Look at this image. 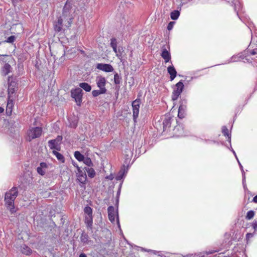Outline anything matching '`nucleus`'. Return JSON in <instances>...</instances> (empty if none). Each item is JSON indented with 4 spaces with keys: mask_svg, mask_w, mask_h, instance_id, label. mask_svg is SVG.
<instances>
[{
    "mask_svg": "<svg viewBox=\"0 0 257 257\" xmlns=\"http://www.w3.org/2000/svg\"><path fill=\"white\" fill-rule=\"evenodd\" d=\"M106 92L103 90L100 89L99 90H94L92 91V94L94 97H96L100 94H104Z\"/></svg>",
    "mask_w": 257,
    "mask_h": 257,
    "instance_id": "obj_31",
    "label": "nucleus"
},
{
    "mask_svg": "<svg viewBox=\"0 0 257 257\" xmlns=\"http://www.w3.org/2000/svg\"><path fill=\"white\" fill-rule=\"evenodd\" d=\"M13 105V101L12 100L9 99L6 109V112L8 115L11 114Z\"/></svg>",
    "mask_w": 257,
    "mask_h": 257,
    "instance_id": "obj_24",
    "label": "nucleus"
},
{
    "mask_svg": "<svg viewBox=\"0 0 257 257\" xmlns=\"http://www.w3.org/2000/svg\"><path fill=\"white\" fill-rule=\"evenodd\" d=\"M251 226L255 231H257V221L254 220L252 223Z\"/></svg>",
    "mask_w": 257,
    "mask_h": 257,
    "instance_id": "obj_44",
    "label": "nucleus"
},
{
    "mask_svg": "<svg viewBox=\"0 0 257 257\" xmlns=\"http://www.w3.org/2000/svg\"><path fill=\"white\" fill-rule=\"evenodd\" d=\"M58 142L57 140H51L48 142V146L51 149H57Z\"/></svg>",
    "mask_w": 257,
    "mask_h": 257,
    "instance_id": "obj_27",
    "label": "nucleus"
},
{
    "mask_svg": "<svg viewBox=\"0 0 257 257\" xmlns=\"http://www.w3.org/2000/svg\"><path fill=\"white\" fill-rule=\"evenodd\" d=\"M184 86L183 83L182 81H179L175 85L172 95V99L173 100H176L178 98L183 91Z\"/></svg>",
    "mask_w": 257,
    "mask_h": 257,
    "instance_id": "obj_4",
    "label": "nucleus"
},
{
    "mask_svg": "<svg viewBox=\"0 0 257 257\" xmlns=\"http://www.w3.org/2000/svg\"><path fill=\"white\" fill-rule=\"evenodd\" d=\"M120 192V189H119L118 190L117 192L116 196H118V197L119 196Z\"/></svg>",
    "mask_w": 257,
    "mask_h": 257,
    "instance_id": "obj_56",
    "label": "nucleus"
},
{
    "mask_svg": "<svg viewBox=\"0 0 257 257\" xmlns=\"http://www.w3.org/2000/svg\"><path fill=\"white\" fill-rule=\"evenodd\" d=\"M84 169L89 177L93 178L95 176V172L92 168L87 167H85Z\"/></svg>",
    "mask_w": 257,
    "mask_h": 257,
    "instance_id": "obj_25",
    "label": "nucleus"
},
{
    "mask_svg": "<svg viewBox=\"0 0 257 257\" xmlns=\"http://www.w3.org/2000/svg\"><path fill=\"white\" fill-rule=\"evenodd\" d=\"M112 49H113V51L116 53V56L118 57V58H119L120 55L118 53H117V47H112Z\"/></svg>",
    "mask_w": 257,
    "mask_h": 257,
    "instance_id": "obj_47",
    "label": "nucleus"
},
{
    "mask_svg": "<svg viewBox=\"0 0 257 257\" xmlns=\"http://www.w3.org/2000/svg\"><path fill=\"white\" fill-rule=\"evenodd\" d=\"M71 9V6L68 4H66L63 8L62 16L64 19H66L65 21V26L66 28H69L71 26L72 23V20L73 18L70 16V10Z\"/></svg>",
    "mask_w": 257,
    "mask_h": 257,
    "instance_id": "obj_3",
    "label": "nucleus"
},
{
    "mask_svg": "<svg viewBox=\"0 0 257 257\" xmlns=\"http://www.w3.org/2000/svg\"><path fill=\"white\" fill-rule=\"evenodd\" d=\"M121 78L117 73L114 75V82L115 84H119L121 82Z\"/></svg>",
    "mask_w": 257,
    "mask_h": 257,
    "instance_id": "obj_35",
    "label": "nucleus"
},
{
    "mask_svg": "<svg viewBox=\"0 0 257 257\" xmlns=\"http://www.w3.org/2000/svg\"><path fill=\"white\" fill-rule=\"evenodd\" d=\"M232 8L239 20L248 28L250 25V19L243 11L242 5L239 0H226V8Z\"/></svg>",
    "mask_w": 257,
    "mask_h": 257,
    "instance_id": "obj_1",
    "label": "nucleus"
},
{
    "mask_svg": "<svg viewBox=\"0 0 257 257\" xmlns=\"http://www.w3.org/2000/svg\"><path fill=\"white\" fill-rule=\"evenodd\" d=\"M245 257H246V255H245Z\"/></svg>",
    "mask_w": 257,
    "mask_h": 257,
    "instance_id": "obj_60",
    "label": "nucleus"
},
{
    "mask_svg": "<svg viewBox=\"0 0 257 257\" xmlns=\"http://www.w3.org/2000/svg\"><path fill=\"white\" fill-rule=\"evenodd\" d=\"M236 114H235V116L234 117L233 120L232 122H231V123L230 129H231V128H232V126H233V123H234V120H235V117H236Z\"/></svg>",
    "mask_w": 257,
    "mask_h": 257,
    "instance_id": "obj_51",
    "label": "nucleus"
},
{
    "mask_svg": "<svg viewBox=\"0 0 257 257\" xmlns=\"http://www.w3.org/2000/svg\"><path fill=\"white\" fill-rule=\"evenodd\" d=\"M74 157L79 162L82 161L84 158V156L78 151H76L74 153Z\"/></svg>",
    "mask_w": 257,
    "mask_h": 257,
    "instance_id": "obj_30",
    "label": "nucleus"
},
{
    "mask_svg": "<svg viewBox=\"0 0 257 257\" xmlns=\"http://www.w3.org/2000/svg\"><path fill=\"white\" fill-rule=\"evenodd\" d=\"M172 117L170 114L166 115L164 116L163 119V131H165L167 128L171 126Z\"/></svg>",
    "mask_w": 257,
    "mask_h": 257,
    "instance_id": "obj_14",
    "label": "nucleus"
},
{
    "mask_svg": "<svg viewBox=\"0 0 257 257\" xmlns=\"http://www.w3.org/2000/svg\"><path fill=\"white\" fill-rule=\"evenodd\" d=\"M42 130L40 127H35L30 128L28 133L29 141L39 138L42 134Z\"/></svg>",
    "mask_w": 257,
    "mask_h": 257,
    "instance_id": "obj_5",
    "label": "nucleus"
},
{
    "mask_svg": "<svg viewBox=\"0 0 257 257\" xmlns=\"http://www.w3.org/2000/svg\"><path fill=\"white\" fill-rule=\"evenodd\" d=\"M57 141V142L59 141H61L62 140V137L61 136H58L57 138L56 139Z\"/></svg>",
    "mask_w": 257,
    "mask_h": 257,
    "instance_id": "obj_49",
    "label": "nucleus"
},
{
    "mask_svg": "<svg viewBox=\"0 0 257 257\" xmlns=\"http://www.w3.org/2000/svg\"><path fill=\"white\" fill-rule=\"evenodd\" d=\"M66 21V19H64V18L60 17L58 18L57 21L54 23V28L55 32H59L62 30L63 22ZM65 23L64 22V24Z\"/></svg>",
    "mask_w": 257,
    "mask_h": 257,
    "instance_id": "obj_12",
    "label": "nucleus"
},
{
    "mask_svg": "<svg viewBox=\"0 0 257 257\" xmlns=\"http://www.w3.org/2000/svg\"><path fill=\"white\" fill-rule=\"evenodd\" d=\"M174 23H175V22H170L168 24V26H167V29L168 30H171L172 29Z\"/></svg>",
    "mask_w": 257,
    "mask_h": 257,
    "instance_id": "obj_43",
    "label": "nucleus"
},
{
    "mask_svg": "<svg viewBox=\"0 0 257 257\" xmlns=\"http://www.w3.org/2000/svg\"><path fill=\"white\" fill-rule=\"evenodd\" d=\"M110 45L112 48L117 47V42L115 38H112L111 39Z\"/></svg>",
    "mask_w": 257,
    "mask_h": 257,
    "instance_id": "obj_42",
    "label": "nucleus"
},
{
    "mask_svg": "<svg viewBox=\"0 0 257 257\" xmlns=\"http://www.w3.org/2000/svg\"><path fill=\"white\" fill-rule=\"evenodd\" d=\"M108 215L109 220L111 222L114 223L115 222V215L116 212L115 211L114 208L113 206H109L107 208Z\"/></svg>",
    "mask_w": 257,
    "mask_h": 257,
    "instance_id": "obj_15",
    "label": "nucleus"
},
{
    "mask_svg": "<svg viewBox=\"0 0 257 257\" xmlns=\"http://www.w3.org/2000/svg\"><path fill=\"white\" fill-rule=\"evenodd\" d=\"M22 252L27 255H30L32 253V249L25 244L21 246Z\"/></svg>",
    "mask_w": 257,
    "mask_h": 257,
    "instance_id": "obj_22",
    "label": "nucleus"
},
{
    "mask_svg": "<svg viewBox=\"0 0 257 257\" xmlns=\"http://www.w3.org/2000/svg\"><path fill=\"white\" fill-rule=\"evenodd\" d=\"M254 216V212L253 210H249L247 212L245 218L247 220L251 219Z\"/></svg>",
    "mask_w": 257,
    "mask_h": 257,
    "instance_id": "obj_34",
    "label": "nucleus"
},
{
    "mask_svg": "<svg viewBox=\"0 0 257 257\" xmlns=\"http://www.w3.org/2000/svg\"><path fill=\"white\" fill-rule=\"evenodd\" d=\"M124 173V170H121L118 173V175L116 176V179L117 180H121L123 178Z\"/></svg>",
    "mask_w": 257,
    "mask_h": 257,
    "instance_id": "obj_37",
    "label": "nucleus"
},
{
    "mask_svg": "<svg viewBox=\"0 0 257 257\" xmlns=\"http://www.w3.org/2000/svg\"><path fill=\"white\" fill-rule=\"evenodd\" d=\"M121 50H122V48H119L118 51H117V53H118L120 55V56H121Z\"/></svg>",
    "mask_w": 257,
    "mask_h": 257,
    "instance_id": "obj_50",
    "label": "nucleus"
},
{
    "mask_svg": "<svg viewBox=\"0 0 257 257\" xmlns=\"http://www.w3.org/2000/svg\"><path fill=\"white\" fill-rule=\"evenodd\" d=\"M107 178H108V179H109L110 180H112V178L111 177H110V176L107 177Z\"/></svg>",
    "mask_w": 257,
    "mask_h": 257,
    "instance_id": "obj_59",
    "label": "nucleus"
},
{
    "mask_svg": "<svg viewBox=\"0 0 257 257\" xmlns=\"http://www.w3.org/2000/svg\"><path fill=\"white\" fill-rule=\"evenodd\" d=\"M82 161L88 167L93 166V163L91 161V160L89 158H88V157L85 158L84 157V160H83Z\"/></svg>",
    "mask_w": 257,
    "mask_h": 257,
    "instance_id": "obj_32",
    "label": "nucleus"
},
{
    "mask_svg": "<svg viewBox=\"0 0 257 257\" xmlns=\"http://www.w3.org/2000/svg\"><path fill=\"white\" fill-rule=\"evenodd\" d=\"M186 106L185 104H181L178 109V116L180 118H183L186 115Z\"/></svg>",
    "mask_w": 257,
    "mask_h": 257,
    "instance_id": "obj_16",
    "label": "nucleus"
},
{
    "mask_svg": "<svg viewBox=\"0 0 257 257\" xmlns=\"http://www.w3.org/2000/svg\"><path fill=\"white\" fill-rule=\"evenodd\" d=\"M180 16V12L177 10H175L171 13L170 17L172 20H176L178 19Z\"/></svg>",
    "mask_w": 257,
    "mask_h": 257,
    "instance_id": "obj_29",
    "label": "nucleus"
},
{
    "mask_svg": "<svg viewBox=\"0 0 257 257\" xmlns=\"http://www.w3.org/2000/svg\"><path fill=\"white\" fill-rule=\"evenodd\" d=\"M242 185H243V187L244 190V191L245 192L248 191L247 188L246 184L245 176H242Z\"/></svg>",
    "mask_w": 257,
    "mask_h": 257,
    "instance_id": "obj_39",
    "label": "nucleus"
},
{
    "mask_svg": "<svg viewBox=\"0 0 257 257\" xmlns=\"http://www.w3.org/2000/svg\"><path fill=\"white\" fill-rule=\"evenodd\" d=\"M47 168V165L46 163H41L40 166L37 167V171L39 174L44 175Z\"/></svg>",
    "mask_w": 257,
    "mask_h": 257,
    "instance_id": "obj_17",
    "label": "nucleus"
},
{
    "mask_svg": "<svg viewBox=\"0 0 257 257\" xmlns=\"http://www.w3.org/2000/svg\"><path fill=\"white\" fill-rule=\"evenodd\" d=\"M226 137H227L228 138L227 141H228L230 144V147H229L228 149L233 153L236 159L238 160V158L237 157L236 153L234 151V150L232 149V148L231 147V132L229 131L226 127Z\"/></svg>",
    "mask_w": 257,
    "mask_h": 257,
    "instance_id": "obj_18",
    "label": "nucleus"
},
{
    "mask_svg": "<svg viewBox=\"0 0 257 257\" xmlns=\"http://www.w3.org/2000/svg\"><path fill=\"white\" fill-rule=\"evenodd\" d=\"M248 52V50H244L243 52L239 53L236 55H234L229 59L226 60V63H230L231 62H238L242 59L246 57V55H248L247 53Z\"/></svg>",
    "mask_w": 257,
    "mask_h": 257,
    "instance_id": "obj_8",
    "label": "nucleus"
},
{
    "mask_svg": "<svg viewBox=\"0 0 257 257\" xmlns=\"http://www.w3.org/2000/svg\"><path fill=\"white\" fill-rule=\"evenodd\" d=\"M72 97L75 99L78 105H80L82 102V90L80 88H77L71 91Z\"/></svg>",
    "mask_w": 257,
    "mask_h": 257,
    "instance_id": "obj_7",
    "label": "nucleus"
},
{
    "mask_svg": "<svg viewBox=\"0 0 257 257\" xmlns=\"http://www.w3.org/2000/svg\"><path fill=\"white\" fill-rule=\"evenodd\" d=\"M218 255H221V256H218L217 257H224L225 256L224 255V252H220L218 254Z\"/></svg>",
    "mask_w": 257,
    "mask_h": 257,
    "instance_id": "obj_55",
    "label": "nucleus"
},
{
    "mask_svg": "<svg viewBox=\"0 0 257 257\" xmlns=\"http://www.w3.org/2000/svg\"><path fill=\"white\" fill-rule=\"evenodd\" d=\"M11 66L10 64H8V63L5 64L2 68V74L5 76L8 75L10 73V72L11 71Z\"/></svg>",
    "mask_w": 257,
    "mask_h": 257,
    "instance_id": "obj_23",
    "label": "nucleus"
},
{
    "mask_svg": "<svg viewBox=\"0 0 257 257\" xmlns=\"http://www.w3.org/2000/svg\"><path fill=\"white\" fill-rule=\"evenodd\" d=\"M96 68L105 72H111L114 70L113 67L109 64L98 63Z\"/></svg>",
    "mask_w": 257,
    "mask_h": 257,
    "instance_id": "obj_11",
    "label": "nucleus"
},
{
    "mask_svg": "<svg viewBox=\"0 0 257 257\" xmlns=\"http://www.w3.org/2000/svg\"><path fill=\"white\" fill-rule=\"evenodd\" d=\"M80 241L84 245L88 244L89 242H91V240L89 239V236L87 233L84 232H83L81 234L80 237Z\"/></svg>",
    "mask_w": 257,
    "mask_h": 257,
    "instance_id": "obj_20",
    "label": "nucleus"
},
{
    "mask_svg": "<svg viewBox=\"0 0 257 257\" xmlns=\"http://www.w3.org/2000/svg\"><path fill=\"white\" fill-rule=\"evenodd\" d=\"M170 46L164 45L161 48V57L164 59L165 63L169 62L171 60V54L169 52Z\"/></svg>",
    "mask_w": 257,
    "mask_h": 257,
    "instance_id": "obj_9",
    "label": "nucleus"
},
{
    "mask_svg": "<svg viewBox=\"0 0 257 257\" xmlns=\"http://www.w3.org/2000/svg\"><path fill=\"white\" fill-rule=\"evenodd\" d=\"M16 40V37L15 36H11L8 38L7 40L5 41L7 43H12Z\"/></svg>",
    "mask_w": 257,
    "mask_h": 257,
    "instance_id": "obj_38",
    "label": "nucleus"
},
{
    "mask_svg": "<svg viewBox=\"0 0 257 257\" xmlns=\"http://www.w3.org/2000/svg\"><path fill=\"white\" fill-rule=\"evenodd\" d=\"M167 71L170 75V80H173L177 75V71L174 67L173 65L169 66L167 68Z\"/></svg>",
    "mask_w": 257,
    "mask_h": 257,
    "instance_id": "obj_19",
    "label": "nucleus"
},
{
    "mask_svg": "<svg viewBox=\"0 0 257 257\" xmlns=\"http://www.w3.org/2000/svg\"><path fill=\"white\" fill-rule=\"evenodd\" d=\"M246 50L248 51V52L247 53V54H248V55H246V57L251 56V55H254L257 54V51H256L257 49L256 50L253 49L251 50H249L247 49Z\"/></svg>",
    "mask_w": 257,
    "mask_h": 257,
    "instance_id": "obj_40",
    "label": "nucleus"
},
{
    "mask_svg": "<svg viewBox=\"0 0 257 257\" xmlns=\"http://www.w3.org/2000/svg\"><path fill=\"white\" fill-rule=\"evenodd\" d=\"M84 212L85 215H92V209L90 207L86 206L84 208Z\"/></svg>",
    "mask_w": 257,
    "mask_h": 257,
    "instance_id": "obj_33",
    "label": "nucleus"
},
{
    "mask_svg": "<svg viewBox=\"0 0 257 257\" xmlns=\"http://www.w3.org/2000/svg\"><path fill=\"white\" fill-rule=\"evenodd\" d=\"M142 250H145V251H148V252H149L150 251V250H147V249H145V248H142Z\"/></svg>",
    "mask_w": 257,
    "mask_h": 257,
    "instance_id": "obj_58",
    "label": "nucleus"
},
{
    "mask_svg": "<svg viewBox=\"0 0 257 257\" xmlns=\"http://www.w3.org/2000/svg\"><path fill=\"white\" fill-rule=\"evenodd\" d=\"M252 201L254 203H257V195H255L252 199Z\"/></svg>",
    "mask_w": 257,
    "mask_h": 257,
    "instance_id": "obj_48",
    "label": "nucleus"
},
{
    "mask_svg": "<svg viewBox=\"0 0 257 257\" xmlns=\"http://www.w3.org/2000/svg\"><path fill=\"white\" fill-rule=\"evenodd\" d=\"M140 103V99H136L133 101L132 104L133 113V120L135 122H137V118L139 113Z\"/></svg>",
    "mask_w": 257,
    "mask_h": 257,
    "instance_id": "obj_6",
    "label": "nucleus"
},
{
    "mask_svg": "<svg viewBox=\"0 0 257 257\" xmlns=\"http://www.w3.org/2000/svg\"><path fill=\"white\" fill-rule=\"evenodd\" d=\"M79 257H87V256L85 253H82L79 255Z\"/></svg>",
    "mask_w": 257,
    "mask_h": 257,
    "instance_id": "obj_54",
    "label": "nucleus"
},
{
    "mask_svg": "<svg viewBox=\"0 0 257 257\" xmlns=\"http://www.w3.org/2000/svg\"><path fill=\"white\" fill-rule=\"evenodd\" d=\"M215 252H217L216 250H211L210 251L203 252H199L198 253H195L194 254H187L186 256L180 255L179 257H207V256L208 255L212 254Z\"/></svg>",
    "mask_w": 257,
    "mask_h": 257,
    "instance_id": "obj_13",
    "label": "nucleus"
},
{
    "mask_svg": "<svg viewBox=\"0 0 257 257\" xmlns=\"http://www.w3.org/2000/svg\"><path fill=\"white\" fill-rule=\"evenodd\" d=\"M78 180L81 182L83 183L85 182L86 180V176H82L81 177H79Z\"/></svg>",
    "mask_w": 257,
    "mask_h": 257,
    "instance_id": "obj_45",
    "label": "nucleus"
},
{
    "mask_svg": "<svg viewBox=\"0 0 257 257\" xmlns=\"http://www.w3.org/2000/svg\"><path fill=\"white\" fill-rule=\"evenodd\" d=\"M118 202H119V198L118 196H116V201H115V205L116 206V216H117V223L119 227H120V224L119 222L118 219Z\"/></svg>",
    "mask_w": 257,
    "mask_h": 257,
    "instance_id": "obj_36",
    "label": "nucleus"
},
{
    "mask_svg": "<svg viewBox=\"0 0 257 257\" xmlns=\"http://www.w3.org/2000/svg\"><path fill=\"white\" fill-rule=\"evenodd\" d=\"M84 221L86 224L87 227L92 228L93 223V217L92 215H85Z\"/></svg>",
    "mask_w": 257,
    "mask_h": 257,
    "instance_id": "obj_21",
    "label": "nucleus"
},
{
    "mask_svg": "<svg viewBox=\"0 0 257 257\" xmlns=\"http://www.w3.org/2000/svg\"><path fill=\"white\" fill-rule=\"evenodd\" d=\"M14 92V89L9 88L8 89V94H9V99H10V93L13 94Z\"/></svg>",
    "mask_w": 257,
    "mask_h": 257,
    "instance_id": "obj_46",
    "label": "nucleus"
},
{
    "mask_svg": "<svg viewBox=\"0 0 257 257\" xmlns=\"http://www.w3.org/2000/svg\"><path fill=\"white\" fill-rule=\"evenodd\" d=\"M96 82L97 87L100 89L103 90L105 92H106L107 90L105 87L106 83V80L104 77L102 76H98L96 77Z\"/></svg>",
    "mask_w": 257,
    "mask_h": 257,
    "instance_id": "obj_10",
    "label": "nucleus"
},
{
    "mask_svg": "<svg viewBox=\"0 0 257 257\" xmlns=\"http://www.w3.org/2000/svg\"><path fill=\"white\" fill-rule=\"evenodd\" d=\"M4 110V109L3 107H0V113H2Z\"/></svg>",
    "mask_w": 257,
    "mask_h": 257,
    "instance_id": "obj_57",
    "label": "nucleus"
},
{
    "mask_svg": "<svg viewBox=\"0 0 257 257\" xmlns=\"http://www.w3.org/2000/svg\"><path fill=\"white\" fill-rule=\"evenodd\" d=\"M237 162H238V165L239 166V168H240V169L241 171V174H242V176H245V172L243 170V166H242V165L241 164V163H240L239 160H236Z\"/></svg>",
    "mask_w": 257,
    "mask_h": 257,
    "instance_id": "obj_41",
    "label": "nucleus"
},
{
    "mask_svg": "<svg viewBox=\"0 0 257 257\" xmlns=\"http://www.w3.org/2000/svg\"><path fill=\"white\" fill-rule=\"evenodd\" d=\"M222 133H223V135L225 136V126H223L222 127Z\"/></svg>",
    "mask_w": 257,
    "mask_h": 257,
    "instance_id": "obj_53",
    "label": "nucleus"
},
{
    "mask_svg": "<svg viewBox=\"0 0 257 257\" xmlns=\"http://www.w3.org/2000/svg\"><path fill=\"white\" fill-rule=\"evenodd\" d=\"M18 195V189L15 187H13L11 189L5 193V204L8 209H9L12 213L15 211L14 202Z\"/></svg>",
    "mask_w": 257,
    "mask_h": 257,
    "instance_id": "obj_2",
    "label": "nucleus"
},
{
    "mask_svg": "<svg viewBox=\"0 0 257 257\" xmlns=\"http://www.w3.org/2000/svg\"><path fill=\"white\" fill-rule=\"evenodd\" d=\"M79 86L86 92H89L91 90V86L86 82L80 83L79 84Z\"/></svg>",
    "mask_w": 257,
    "mask_h": 257,
    "instance_id": "obj_26",
    "label": "nucleus"
},
{
    "mask_svg": "<svg viewBox=\"0 0 257 257\" xmlns=\"http://www.w3.org/2000/svg\"><path fill=\"white\" fill-rule=\"evenodd\" d=\"M53 154L56 156V157L59 161H61L62 163L64 162V157L61 154L59 153V152L56 151H53Z\"/></svg>",
    "mask_w": 257,
    "mask_h": 257,
    "instance_id": "obj_28",
    "label": "nucleus"
},
{
    "mask_svg": "<svg viewBox=\"0 0 257 257\" xmlns=\"http://www.w3.org/2000/svg\"><path fill=\"white\" fill-rule=\"evenodd\" d=\"M246 236L247 238H249L250 237H252V233H247L246 235Z\"/></svg>",
    "mask_w": 257,
    "mask_h": 257,
    "instance_id": "obj_52",
    "label": "nucleus"
}]
</instances>
